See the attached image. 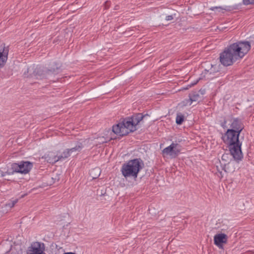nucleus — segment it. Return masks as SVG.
<instances>
[{"mask_svg": "<svg viewBox=\"0 0 254 254\" xmlns=\"http://www.w3.org/2000/svg\"><path fill=\"white\" fill-rule=\"evenodd\" d=\"M200 92H201L200 90L198 91H192L189 94V99L191 103L198 101L201 99V97L199 94Z\"/></svg>", "mask_w": 254, "mask_h": 254, "instance_id": "nucleus-12", "label": "nucleus"}, {"mask_svg": "<svg viewBox=\"0 0 254 254\" xmlns=\"http://www.w3.org/2000/svg\"><path fill=\"white\" fill-rule=\"evenodd\" d=\"M229 129H232L234 131L241 133L244 128V125L241 119L239 118H232L230 122Z\"/></svg>", "mask_w": 254, "mask_h": 254, "instance_id": "nucleus-8", "label": "nucleus"}, {"mask_svg": "<svg viewBox=\"0 0 254 254\" xmlns=\"http://www.w3.org/2000/svg\"><path fill=\"white\" fill-rule=\"evenodd\" d=\"M184 121V116L181 114H177L176 119V122L178 125H181Z\"/></svg>", "mask_w": 254, "mask_h": 254, "instance_id": "nucleus-15", "label": "nucleus"}, {"mask_svg": "<svg viewBox=\"0 0 254 254\" xmlns=\"http://www.w3.org/2000/svg\"><path fill=\"white\" fill-rule=\"evenodd\" d=\"M141 163L142 161L140 158H136L124 163L121 168L123 176L126 178L127 177L136 178L138 173L142 168Z\"/></svg>", "mask_w": 254, "mask_h": 254, "instance_id": "nucleus-4", "label": "nucleus"}, {"mask_svg": "<svg viewBox=\"0 0 254 254\" xmlns=\"http://www.w3.org/2000/svg\"><path fill=\"white\" fill-rule=\"evenodd\" d=\"M227 156V155H223L222 156V159L224 160L225 159V157Z\"/></svg>", "mask_w": 254, "mask_h": 254, "instance_id": "nucleus-25", "label": "nucleus"}, {"mask_svg": "<svg viewBox=\"0 0 254 254\" xmlns=\"http://www.w3.org/2000/svg\"><path fill=\"white\" fill-rule=\"evenodd\" d=\"M216 174L220 179H221L223 177L222 172L219 170H218V171L216 172Z\"/></svg>", "mask_w": 254, "mask_h": 254, "instance_id": "nucleus-19", "label": "nucleus"}, {"mask_svg": "<svg viewBox=\"0 0 254 254\" xmlns=\"http://www.w3.org/2000/svg\"><path fill=\"white\" fill-rule=\"evenodd\" d=\"M8 254H19V253L17 251L12 250Z\"/></svg>", "mask_w": 254, "mask_h": 254, "instance_id": "nucleus-21", "label": "nucleus"}, {"mask_svg": "<svg viewBox=\"0 0 254 254\" xmlns=\"http://www.w3.org/2000/svg\"><path fill=\"white\" fill-rule=\"evenodd\" d=\"M18 199H15L14 200H11L10 202L6 203L5 204V206L9 207L10 208H12L15 205V204L18 202Z\"/></svg>", "mask_w": 254, "mask_h": 254, "instance_id": "nucleus-16", "label": "nucleus"}, {"mask_svg": "<svg viewBox=\"0 0 254 254\" xmlns=\"http://www.w3.org/2000/svg\"><path fill=\"white\" fill-rule=\"evenodd\" d=\"M243 3L246 5L254 4V0H243Z\"/></svg>", "mask_w": 254, "mask_h": 254, "instance_id": "nucleus-18", "label": "nucleus"}, {"mask_svg": "<svg viewBox=\"0 0 254 254\" xmlns=\"http://www.w3.org/2000/svg\"><path fill=\"white\" fill-rule=\"evenodd\" d=\"M144 117L142 113H137L130 117L123 119L120 123L113 126L112 131L120 136L127 135L136 129V126Z\"/></svg>", "mask_w": 254, "mask_h": 254, "instance_id": "nucleus-3", "label": "nucleus"}, {"mask_svg": "<svg viewBox=\"0 0 254 254\" xmlns=\"http://www.w3.org/2000/svg\"><path fill=\"white\" fill-rule=\"evenodd\" d=\"M45 158L47 162L51 164H54L60 161L59 155H58V154H56V153L53 151L48 152V153L45 155Z\"/></svg>", "mask_w": 254, "mask_h": 254, "instance_id": "nucleus-11", "label": "nucleus"}, {"mask_svg": "<svg viewBox=\"0 0 254 254\" xmlns=\"http://www.w3.org/2000/svg\"><path fill=\"white\" fill-rule=\"evenodd\" d=\"M33 167V164L29 161H21L19 163H13L11 169L13 172L21 174H27Z\"/></svg>", "mask_w": 254, "mask_h": 254, "instance_id": "nucleus-5", "label": "nucleus"}, {"mask_svg": "<svg viewBox=\"0 0 254 254\" xmlns=\"http://www.w3.org/2000/svg\"><path fill=\"white\" fill-rule=\"evenodd\" d=\"M83 147V145L82 143L78 142L77 144L74 147H72L70 149H69L70 153H72L73 152H80L82 149Z\"/></svg>", "mask_w": 254, "mask_h": 254, "instance_id": "nucleus-13", "label": "nucleus"}, {"mask_svg": "<svg viewBox=\"0 0 254 254\" xmlns=\"http://www.w3.org/2000/svg\"><path fill=\"white\" fill-rule=\"evenodd\" d=\"M240 133L232 129H228L222 135V139L228 145L231 155L237 162H239L243 158L241 150L242 143L239 141Z\"/></svg>", "mask_w": 254, "mask_h": 254, "instance_id": "nucleus-2", "label": "nucleus"}, {"mask_svg": "<svg viewBox=\"0 0 254 254\" xmlns=\"http://www.w3.org/2000/svg\"><path fill=\"white\" fill-rule=\"evenodd\" d=\"M173 19V17L172 15H168L166 17V20L167 21L171 20Z\"/></svg>", "mask_w": 254, "mask_h": 254, "instance_id": "nucleus-20", "label": "nucleus"}, {"mask_svg": "<svg viewBox=\"0 0 254 254\" xmlns=\"http://www.w3.org/2000/svg\"><path fill=\"white\" fill-rule=\"evenodd\" d=\"M181 151V146L173 142L162 150V154L164 156L169 155L172 158H175L180 154Z\"/></svg>", "mask_w": 254, "mask_h": 254, "instance_id": "nucleus-6", "label": "nucleus"}, {"mask_svg": "<svg viewBox=\"0 0 254 254\" xmlns=\"http://www.w3.org/2000/svg\"><path fill=\"white\" fill-rule=\"evenodd\" d=\"M56 71H55V69H48L47 71H46V73L49 74L50 72H55Z\"/></svg>", "mask_w": 254, "mask_h": 254, "instance_id": "nucleus-22", "label": "nucleus"}, {"mask_svg": "<svg viewBox=\"0 0 254 254\" xmlns=\"http://www.w3.org/2000/svg\"><path fill=\"white\" fill-rule=\"evenodd\" d=\"M227 156V155H223L222 156V159L224 160L225 159V157Z\"/></svg>", "mask_w": 254, "mask_h": 254, "instance_id": "nucleus-24", "label": "nucleus"}, {"mask_svg": "<svg viewBox=\"0 0 254 254\" xmlns=\"http://www.w3.org/2000/svg\"><path fill=\"white\" fill-rule=\"evenodd\" d=\"M64 254H75L74 253H72V252H68V253H65Z\"/></svg>", "mask_w": 254, "mask_h": 254, "instance_id": "nucleus-26", "label": "nucleus"}, {"mask_svg": "<svg viewBox=\"0 0 254 254\" xmlns=\"http://www.w3.org/2000/svg\"><path fill=\"white\" fill-rule=\"evenodd\" d=\"M44 249L41 248V244L39 242H36L32 244L27 252V254H46Z\"/></svg>", "mask_w": 254, "mask_h": 254, "instance_id": "nucleus-10", "label": "nucleus"}, {"mask_svg": "<svg viewBox=\"0 0 254 254\" xmlns=\"http://www.w3.org/2000/svg\"><path fill=\"white\" fill-rule=\"evenodd\" d=\"M25 195H26V194H24V195H22V197H23L25 196Z\"/></svg>", "mask_w": 254, "mask_h": 254, "instance_id": "nucleus-27", "label": "nucleus"}, {"mask_svg": "<svg viewBox=\"0 0 254 254\" xmlns=\"http://www.w3.org/2000/svg\"><path fill=\"white\" fill-rule=\"evenodd\" d=\"M71 155V153L69 149H66L64 150L62 155H59L60 160H64L66 158H67Z\"/></svg>", "mask_w": 254, "mask_h": 254, "instance_id": "nucleus-14", "label": "nucleus"}, {"mask_svg": "<svg viewBox=\"0 0 254 254\" xmlns=\"http://www.w3.org/2000/svg\"><path fill=\"white\" fill-rule=\"evenodd\" d=\"M251 48L248 41H238L226 47L220 54L221 64L225 66L232 65L244 58Z\"/></svg>", "mask_w": 254, "mask_h": 254, "instance_id": "nucleus-1", "label": "nucleus"}, {"mask_svg": "<svg viewBox=\"0 0 254 254\" xmlns=\"http://www.w3.org/2000/svg\"><path fill=\"white\" fill-rule=\"evenodd\" d=\"M215 9H219L220 10H224L225 11H230L231 10L229 6H226L225 8H223L220 6H219V7L215 6V7H212L210 8V9L212 10H214Z\"/></svg>", "mask_w": 254, "mask_h": 254, "instance_id": "nucleus-17", "label": "nucleus"}, {"mask_svg": "<svg viewBox=\"0 0 254 254\" xmlns=\"http://www.w3.org/2000/svg\"><path fill=\"white\" fill-rule=\"evenodd\" d=\"M226 122L225 121L224 123L222 124L221 126L224 128L226 127Z\"/></svg>", "mask_w": 254, "mask_h": 254, "instance_id": "nucleus-23", "label": "nucleus"}, {"mask_svg": "<svg viewBox=\"0 0 254 254\" xmlns=\"http://www.w3.org/2000/svg\"><path fill=\"white\" fill-rule=\"evenodd\" d=\"M9 47L3 43L0 44V69L3 67L7 61Z\"/></svg>", "mask_w": 254, "mask_h": 254, "instance_id": "nucleus-7", "label": "nucleus"}, {"mask_svg": "<svg viewBox=\"0 0 254 254\" xmlns=\"http://www.w3.org/2000/svg\"><path fill=\"white\" fill-rule=\"evenodd\" d=\"M228 241V236L224 233L216 234L214 237V243L219 249H223V244H226Z\"/></svg>", "mask_w": 254, "mask_h": 254, "instance_id": "nucleus-9", "label": "nucleus"}]
</instances>
